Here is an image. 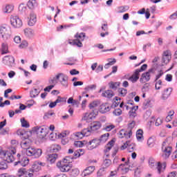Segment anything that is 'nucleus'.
Here are the masks:
<instances>
[{
	"mask_svg": "<svg viewBox=\"0 0 177 177\" xmlns=\"http://www.w3.org/2000/svg\"><path fill=\"white\" fill-rule=\"evenodd\" d=\"M28 137H24V139L21 142V147L26 150V154L28 157H35V158H39L42 155V149H35L31 147V141L28 138Z\"/></svg>",
	"mask_w": 177,
	"mask_h": 177,
	"instance_id": "nucleus-1",
	"label": "nucleus"
},
{
	"mask_svg": "<svg viewBox=\"0 0 177 177\" xmlns=\"http://www.w3.org/2000/svg\"><path fill=\"white\" fill-rule=\"evenodd\" d=\"M149 166L152 169H158V173L161 174L163 171H165V168H167V162H156V160L153 158H150L149 159Z\"/></svg>",
	"mask_w": 177,
	"mask_h": 177,
	"instance_id": "nucleus-2",
	"label": "nucleus"
},
{
	"mask_svg": "<svg viewBox=\"0 0 177 177\" xmlns=\"http://www.w3.org/2000/svg\"><path fill=\"white\" fill-rule=\"evenodd\" d=\"M70 162H71L70 156H66L63 161L57 163V167L61 172H68L71 169V167L69 165Z\"/></svg>",
	"mask_w": 177,
	"mask_h": 177,
	"instance_id": "nucleus-3",
	"label": "nucleus"
},
{
	"mask_svg": "<svg viewBox=\"0 0 177 177\" xmlns=\"http://www.w3.org/2000/svg\"><path fill=\"white\" fill-rule=\"evenodd\" d=\"M75 39H69L68 44L73 46H77L78 48H82V41L85 39V33H77L75 35Z\"/></svg>",
	"mask_w": 177,
	"mask_h": 177,
	"instance_id": "nucleus-4",
	"label": "nucleus"
},
{
	"mask_svg": "<svg viewBox=\"0 0 177 177\" xmlns=\"http://www.w3.org/2000/svg\"><path fill=\"white\" fill-rule=\"evenodd\" d=\"M0 34L4 41H8V39H10L12 28L9 25H3L0 27Z\"/></svg>",
	"mask_w": 177,
	"mask_h": 177,
	"instance_id": "nucleus-5",
	"label": "nucleus"
},
{
	"mask_svg": "<svg viewBox=\"0 0 177 177\" xmlns=\"http://www.w3.org/2000/svg\"><path fill=\"white\" fill-rule=\"evenodd\" d=\"M34 131L40 139H44L49 133V127L46 126L36 127L34 128Z\"/></svg>",
	"mask_w": 177,
	"mask_h": 177,
	"instance_id": "nucleus-6",
	"label": "nucleus"
},
{
	"mask_svg": "<svg viewBox=\"0 0 177 177\" xmlns=\"http://www.w3.org/2000/svg\"><path fill=\"white\" fill-rule=\"evenodd\" d=\"M15 154H16V148L12 147L10 151L4 153V159L7 162H13L15 161Z\"/></svg>",
	"mask_w": 177,
	"mask_h": 177,
	"instance_id": "nucleus-7",
	"label": "nucleus"
},
{
	"mask_svg": "<svg viewBox=\"0 0 177 177\" xmlns=\"http://www.w3.org/2000/svg\"><path fill=\"white\" fill-rule=\"evenodd\" d=\"M10 21L14 28H20L23 26V21L18 16L12 15L10 18Z\"/></svg>",
	"mask_w": 177,
	"mask_h": 177,
	"instance_id": "nucleus-8",
	"label": "nucleus"
},
{
	"mask_svg": "<svg viewBox=\"0 0 177 177\" xmlns=\"http://www.w3.org/2000/svg\"><path fill=\"white\" fill-rule=\"evenodd\" d=\"M100 145V141L99 139L95 138L90 140L89 142L86 141V146L88 150H93V149H96L97 146Z\"/></svg>",
	"mask_w": 177,
	"mask_h": 177,
	"instance_id": "nucleus-9",
	"label": "nucleus"
},
{
	"mask_svg": "<svg viewBox=\"0 0 177 177\" xmlns=\"http://www.w3.org/2000/svg\"><path fill=\"white\" fill-rule=\"evenodd\" d=\"M59 78H61L60 83L62 84V86L67 88L68 86V76L64 73H59L56 75V80H59Z\"/></svg>",
	"mask_w": 177,
	"mask_h": 177,
	"instance_id": "nucleus-10",
	"label": "nucleus"
},
{
	"mask_svg": "<svg viewBox=\"0 0 177 177\" xmlns=\"http://www.w3.org/2000/svg\"><path fill=\"white\" fill-rule=\"evenodd\" d=\"M91 129H84L82 131L75 133V136L76 139H82L84 136H89L91 135Z\"/></svg>",
	"mask_w": 177,
	"mask_h": 177,
	"instance_id": "nucleus-11",
	"label": "nucleus"
},
{
	"mask_svg": "<svg viewBox=\"0 0 177 177\" xmlns=\"http://www.w3.org/2000/svg\"><path fill=\"white\" fill-rule=\"evenodd\" d=\"M3 63L6 64V66H8L9 67H12L15 64V57L12 55L5 56L3 58Z\"/></svg>",
	"mask_w": 177,
	"mask_h": 177,
	"instance_id": "nucleus-12",
	"label": "nucleus"
},
{
	"mask_svg": "<svg viewBox=\"0 0 177 177\" xmlns=\"http://www.w3.org/2000/svg\"><path fill=\"white\" fill-rule=\"evenodd\" d=\"M136 145L135 144L131 142V141H127L123 145L121 146V150H125V149H128L129 153H132L133 150H135Z\"/></svg>",
	"mask_w": 177,
	"mask_h": 177,
	"instance_id": "nucleus-13",
	"label": "nucleus"
},
{
	"mask_svg": "<svg viewBox=\"0 0 177 177\" xmlns=\"http://www.w3.org/2000/svg\"><path fill=\"white\" fill-rule=\"evenodd\" d=\"M97 115V109H91V112L88 113H86L83 118L84 121H89V120H92V118H95Z\"/></svg>",
	"mask_w": 177,
	"mask_h": 177,
	"instance_id": "nucleus-14",
	"label": "nucleus"
},
{
	"mask_svg": "<svg viewBox=\"0 0 177 177\" xmlns=\"http://www.w3.org/2000/svg\"><path fill=\"white\" fill-rule=\"evenodd\" d=\"M30 162V159L27 157H23L21 160L15 162L14 165H19V167H26Z\"/></svg>",
	"mask_w": 177,
	"mask_h": 177,
	"instance_id": "nucleus-15",
	"label": "nucleus"
},
{
	"mask_svg": "<svg viewBox=\"0 0 177 177\" xmlns=\"http://www.w3.org/2000/svg\"><path fill=\"white\" fill-rule=\"evenodd\" d=\"M28 26L32 27V26H35V23H37V15L34 12H30V16L28 17Z\"/></svg>",
	"mask_w": 177,
	"mask_h": 177,
	"instance_id": "nucleus-16",
	"label": "nucleus"
},
{
	"mask_svg": "<svg viewBox=\"0 0 177 177\" xmlns=\"http://www.w3.org/2000/svg\"><path fill=\"white\" fill-rule=\"evenodd\" d=\"M100 128H102V123H100V122H93L91 124L88 129H90L91 131V133H92V132L97 131V129H100Z\"/></svg>",
	"mask_w": 177,
	"mask_h": 177,
	"instance_id": "nucleus-17",
	"label": "nucleus"
},
{
	"mask_svg": "<svg viewBox=\"0 0 177 177\" xmlns=\"http://www.w3.org/2000/svg\"><path fill=\"white\" fill-rule=\"evenodd\" d=\"M131 136H132V132L130 131H127L122 129L119 132V138H126V139H130Z\"/></svg>",
	"mask_w": 177,
	"mask_h": 177,
	"instance_id": "nucleus-18",
	"label": "nucleus"
},
{
	"mask_svg": "<svg viewBox=\"0 0 177 177\" xmlns=\"http://www.w3.org/2000/svg\"><path fill=\"white\" fill-rule=\"evenodd\" d=\"M171 60V55H169V50H166L163 53V56L162 58V63L164 64H168Z\"/></svg>",
	"mask_w": 177,
	"mask_h": 177,
	"instance_id": "nucleus-19",
	"label": "nucleus"
},
{
	"mask_svg": "<svg viewBox=\"0 0 177 177\" xmlns=\"http://www.w3.org/2000/svg\"><path fill=\"white\" fill-rule=\"evenodd\" d=\"M64 102H66V99L64 97L58 96L57 99L55 102L49 104V107L50 109H53L54 107H56L57 103H64Z\"/></svg>",
	"mask_w": 177,
	"mask_h": 177,
	"instance_id": "nucleus-20",
	"label": "nucleus"
},
{
	"mask_svg": "<svg viewBox=\"0 0 177 177\" xmlns=\"http://www.w3.org/2000/svg\"><path fill=\"white\" fill-rule=\"evenodd\" d=\"M110 110H111V107H110V105H109L107 103L102 104L100 106V112L102 113V114L108 113V111H110Z\"/></svg>",
	"mask_w": 177,
	"mask_h": 177,
	"instance_id": "nucleus-21",
	"label": "nucleus"
},
{
	"mask_svg": "<svg viewBox=\"0 0 177 177\" xmlns=\"http://www.w3.org/2000/svg\"><path fill=\"white\" fill-rule=\"evenodd\" d=\"M171 93H172V88H167L164 90L161 98L162 100H167L171 96Z\"/></svg>",
	"mask_w": 177,
	"mask_h": 177,
	"instance_id": "nucleus-22",
	"label": "nucleus"
},
{
	"mask_svg": "<svg viewBox=\"0 0 177 177\" xmlns=\"http://www.w3.org/2000/svg\"><path fill=\"white\" fill-rule=\"evenodd\" d=\"M93 171H95V166H90L85 169L81 175L82 177L88 176V175H91Z\"/></svg>",
	"mask_w": 177,
	"mask_h": 177,
	"instance_id": "nucleus-23",
	"label": "nucleus"
},
{
	"mask_svg": "<svg viewBox=\"0 0 177 177\" xmlns=\"http://www.w3.org/2000/svg\"><path fill=\"white\" fill-rule=\"evenodd\" d=\"M15 10V6L13 4H6L5 7L2 8V12L4 13H12Z\"/></svg>",
	"mask_w": 177,
	"mask_h": 177,
	"instance_id": "nucleus-24",
	"label": "nucleus"
},
{
	"mask_svg": "<svg viewBox=\"0 0 177 177\" xmlns=\"http://www.w3.org/2000/svg\"><path fill=\"white\" fill-rule=\"evenodd\" d=\"M27 6L31 10H34L35 8L38 7V3L37 2V0H29L28 1Z\"/></svg>",
	"mask_w": 177,
	"mask_h": 177,
	"instance_id": "nucleus-25",
	"label": "nucleus"
},
{
	"mask_svg": "<svg viewBox=\"0 0 177 177\" xmlns=\"http://www.w3.org/2000/svg\"><path fill=\"white\" fill-rule=\"evenodd\" d=\"M57 153H52L48 156L47 161L48 162H50V164H54V162H56V160H57Z\"/></svg>",
	"mask_w": 177,
	"mask_h": 177,
	"instance_id": "nucleus-26",
	"label": "nucleus"
},
{
	"mask_svg": "<svg viewBox=\"0 0 177 177\" xmlns=\"http://www.w3.org/2000/svg\"><path fill=\"white\" fill-rule=\"evenodd\" d=\"M41 171V166H39V163H38V161H36L33 163L32 168L30 169V172H39Z\"/></svg>",
	"mask_w": 177,
	"mask_h": 177,
	"instance_id": "nucleus-27",
	"label": "nucleus"
},
{
	"mask_svg": "<svg viewBox=\"0 0 177 177\" xmlns=\"http://www.w3.org/2000/svg\"><path fill=\"white\" fill-rule=\"evenodd\" d=\"M138 80H139V73L137 71H135L133 75L129 77V81L135 84V82H138Z\"/></svg>",
	"mask_w": 177,
	"mask_h": 177,
	"instance_id": "nucleus-28",
	"label": "nucleus"
},
{
	"mask_svg": "<svg viewBox=\"0 0 177 177\" xmlns=\"http://www.w3.org/2000/svg\"><path fill=\"white\" fill-rule=\"evenodd\" d=\"M102 96L107 99H111L114 96V93L111 90H106L102 92Z\"/></svg>",
	"mask_w": 177,
	"mask_h": 177,
	"instance_id": "nucleus-29",
	"label": "nucleus"
},
{
	"mask_svg": "<svg viewBox=\"0 0 177 177\" xmlns=\"http://www.w3.org/2000/svg\"><path fill=\"white\" fill-rule=\"evenodd\" d=\"M162 151L165 152V154L166 157H169V156H171V153H172V147L162 146Z\"/></svg>",
	"mask_w": 177,
	"mask_h": 177,
	"instance_id": "nucleus-30",
	"label": "nucleus"
},
{
	"mask_svg": "<svg viewBox=\"0 0 177 177\" xmlns=\"http://www.w3.org/2000/svg\"><path fill=\"white\" fill-rule=\"evenodd\" d=\"M24 34L28 38H32L34 36V30L27 28L24 30Z\"/></svg>",
	"mask_w": 177,
	"mask_h": 177,
	"instance_id": "nucleus-31",
	"label": "nucleus"
},
{
	"mask_svg": "<svg viewBox=\"0 0 177 177\" xmlns=\"http://www.w3.org/2000/svg\"><path fill=\"white\" fill-rule=\"evenodd\" d=\"M109 136H110V133H109L102 135L100 139H98L100 143H106V142H107V140H109Z\"/></svg>",
	"mask_w": 177,
	"mask_h": 177,
	"instance_id": "nucleus-32",
	"label": "nucleus"
},
{
	"mask_svg": "<svg viewBox=\"0 0 177 177\" xmlns=\"http://www.w3.org/2000/svg\"><path fill=\"white\" fill-rule=\"evenodd\" d=\"M136 138H137V140L138 142H142V140H144V138H143V130L142 129H138L136 132Z\"/></svg>",
	"mask_w": 177,
	"mask_h": 177,
	"instance_id": "nucleus-33",
	"label": "nucleus"
},
{
	"mask_svg": "<svg viewBox=\"0 0 177 177\" xmlns=\"http://www.w3.org/2000/svg\"><path fill=\"white\" fill-rule=\"evenodd\" d=\"M68 172L69 175L73 177H76L78 176V175H80V170L77 168L70 169Z\"/></svg>",
	"mask_w": 177,
	"mask_h": 177,
	"instance_id": "nucleus-34",
	"label": "nucleus"
},
{
	"mask_svg": "<svg viewBox=\"0 0 177 177\" xmlns=\"http://www.w3.org/2000/svg\"><path fill=\"white\" fill-rule=\"evenodd\" d=\"M115 142V141L114 140H111L108 142V144L105 147V149H106L104 150L105 153H107L111 150V148L113 147V146H114Z\"/></svg>",
	"mask_w": 177,
	"mask_h": 177,
	"instance_id": "nucleus-35",
	"label": "nucleus"
},
{
	"mask_svg": "<svg viewBox=\"0 0 177 177\" xmlns=\"http://www.w3.org/2000/svg\"><path fill=\"white\" fill-rule=\"evenodd\" d=\"M67 103H68V104H72L73 106H77V107H78V106H80V101H78L77 100H74V99H73V97H69L67 100Z\"/></svg>",
	"mask_w": 177,
	"mask_h": 177,
	"instance_id": "nucleus-36",
	"label": "nucleus"
},
{
	"mask_svg": "<svg viewBox=\"0 0 177 177\" xmlns=\"http://www.w3.org/2000/svg\"><path fill=\"white\" fill-rule=\"evenodd\" d=\"M144 78L147 82H149V81H150V75L149 74V73L146 72L142 74V76L140 79V82H143Z\"/></svg>",
	"mask_w": 177,
	"mask_h": 177,
	"instance_id": "nucleus-37",
	"label": "nucleus"
},
{
	"mask_svg": "<svg viewBox=\"0 0 177 177\" xmlns=\"http://www.w3.org/2000/svg\"><path fill=\"white\" fill-rule=\"evenodd\" d=\"M80 151H82V149H79L75 151L74 153H73V157H72V158L69 157L71 162L73 158H78V157H81V156H82V153H80Z\"/></svg>",
	"mask_w": 177,
	"mask_h": 177,
	"instance_id": "nucleus-38",
	"label": "nucleus"
},
{
	"mask_svg": "<svg viewBox=\"0 0 177 177\" xmlns=\"http://www.w3.org/2000/svg\"><path fill=\"white\" fill-rule=\"evenodd\" d=\"M118 92L119 93V96H122L124 97V96H127V94L128 93V90L124 88H119Z\"/></svg>",
	"mask_w": 177,
	"mask_h": 177,
	"instance_id": "nucleus-39",
	"label": "nucleus"
},
{
	"mask_svg": "<svg viewBox=\"0 0 177 177\" xmlns=\"http://www.w3.org/2000/svg\"><path fill=\"white\" fill-rule=\"evenodd\" d=\"M128 10H129V6H122L118 7V13H124V12H127Z\"/></svg>",
	"mask_w": 177,
	"mask_h": 177,
	"instance_id": "nucleus-40",
	"label": "nucleus"
},
{
	"mask_svg": "<svg viewBox=\"0 0 177 177\" xmlns=\"http://www.w3.org/2000/svg\"><path fill=\"white\" fill-rule=\"evenodd\" d=\"M118 171H121L123 173H127L129 171V169L127 167H125V165L124 164H121L118 168Z\"/></svg>",
	"mask_w": 177,
	"mask_h": 177,
	"instance_id": "nucleus-41",
	"label": "nucleus"
},
{
	"mask_svg": "<svg viewBox=\"0 0 177 177\" xmlns=\"http://www.w3.org/2000/svg\"><path fill=\"white\" fill-rule=\"evenodd\" d=\"M8 44L6 43H3L1 44V53H2V55L6 54V53H8Z\"/></svg>",
	"mask_w": 177,
	"mask_h": 177,
	"instance_id": "nucleus-42",
	"label": "nucleus"
},
{
	"mask_svg": "<svg viewBox=\"0 0 177 177\" xmlns=\"http://www.w3.org/2000/svg\"><path fill=\"white\" fill-rule=\"evenodd\" d=\"M68 62H71V63H64L66 66H74L75 64V62H77V59L74 57H71L68 58Z\"/></svg>",
	"mask_w": 177,
	"mask_h": 177,
	"instance_id": "nucleus-43",
	"label": "nucleus"
},
{
	"mask_svg": "<svg viewBox=\"0 0 177 177\" xmlns=\"http://www.w3.org/2000/svg\"><path fill=\"white\" fill-rule=\"evenodd\" d=\"M104 168H109L111 165V160L105 158L102 164Z\"/></svg>",
	"mask_w": 177,
	"mask_h": 177,
	"instance_id": "nucleus-44",
	"label": "nucleus"
},
{
	"mask_svg": "<svg viewBox=\"0 0 177 177\" xmlns=\"http://www.w3.org/2000/svg\"><path fill=\"white\" fill-rule=\"evenodd\" d=\"M26 172H27V169L26 168H21L18 170L17 176L19 177H24L26 175Z\"/></svg>",
	"mask_w": 177,
	"mask_h": 177,
	"instance_id": "nucleus-45",
	"label": "nucleus"
},
{
	"mask_svg": "<svg viewBox=\"0 0 177 177\" xmlns=\"http://www.w3.org/2000/svg\"><path fill=\"white\" fill-rule=\"evenodd\" d=\"M39 95V91L37 88H34L30 92V97H37Z\"/></svg>",
	"mask_w": 177,
	"mask_h": 177,
	"instance_id": "nucleus-46",
	"label": "nucleus"
},
{
	"mask_svg": "<svg viewBox=\"0 0 177 177\" xmlns=\"http://www.w3.org/2000/svg\"><path fill=\"white\" fill-rule=\"evenodd\" d=\"M109 88L111 89H117V88H118V86L120 85V82H111L109 84Z\"/></svg>",
	"mask_w": 177,
	"mask_h": 177,
	"instance_id": "nucleus-47",
	"label": "nucleus"
},
{
	"mask_svg": "<svg viewBox=\"0 0 177 177\" xmlns=\"http://www.w3.org/2000/svg\"><path fill=\"white\" fill-rule=\"evenodd\" d=\"M139 109L138 106H133L131 108V110L129 111L130 113V117H136V110H138ZM133 109H135V111H133Z\"/></svg>",
	"mask_w": 177,
	"mask_h": 177,
	"instance_id": "nucleus-48",
	"label": "nucleus"
},
{
	"mask_svg": "<svg viewBox=\"0 0 177 177\" xmlns=\"http://www.w3.org/2000/svg\"><path fill=\"white\" fill-rule=\"evenodd\" d=\"M19 10L21 13H26V10H27V6L24 3H21L19 6Z\"/></svg>",
	"mask_w": 177,
	"mask_h": 177,
	"instance_id": "nucleus-49",
	"label": "nucleus"
},
{
	"mask_svg": "<svg viewBox=\"0 0 177 177\" xmlns=\"http://www.w3.org/2000/svg\"><path fill=\"white\" fill-rule=\"evenodd\" d=\"M149 107H151V100H146L143 103V109H149Z\"/></svg>",
	"mask_w": 177,
	"mask_h": 177,
	"instance_id": "nucleus-50",
	"label": "nucleus"
},
{
	"mask_svg": "<svg viewBox=\"0 0 177 177\" xmlns=\"http://www.w3.org/2000/svg\"><path fill=\"white\" fill-rule=\"evenodd\" d=\"M86 141H76L75 142V146L77 147H82V146H86Z\"/></svg>",
	"mask_w": 177,
	"mask_h": 177,
	"instance_id": "nucleus-51",
	"label": "nucleus"
},
{
	"mask_svg": "<svg viewBox=\"0 0 177 177\" xmlns=\"http://www.w3.org/2000/svg\"><path fill=\"white\" fill-rule=\"evenodd\" d=\"M60 149H62V147H60V145H52L50 151H53V153H56V151H59V150H60Z\"/></svg>",
	"mask_w": 177,
	"mask_h": 177,
	"instance_id": "nucleus-52",
	"label": "nucleus"
},
{
	"mask_svg": "<svg viewBox=\"0 0 177 177\" xmlns=\"http://www.w3.org/2000/svg\"><path fill=\"white\" fill-rule=\"evenodd\" d=\"M136 124V122L135 121H132L131 122L129 123L128 128H127V132H129L130 131H131V132H132V129H133V128H135Z\"/></svg>",
	"mask_w": 177,
	"mask_h": 177,
	"instance_id": "nucleus-53",
	"label": "nucleus"
},
{
	"mask_svg": "<svg viewBox=\"0 0 177 177\" xmlns=\"http://www.w3.org/2000/svg\"><path fill=\"white\" fill-rule=\"evenodd\" d=\"M156 144L154 138H149L147 140V145L149 147H153L154 145Z\"/></svg>",
	"mask_w": 177,
	"mask_h": 177,
	"instance_id": "nucleus-54",
	"label": "nucleus"
},
{
	"mask_svg": "<svg viewBox=\"0 0 177 177\" xmlns=\"http://www.w3.org/2000/svg\"><path fill=\"white\" fill-rule=\"evenodd\" d=\"M21 127L23 128H30V124L27 122V120H26V119L24 118L21 119Z\"/></svg>",
	"mask_w": 177,
	"mask_h": 177,
	"instance_id": "nucleus-55",
	"label": "nucleus"
},
{
	"mask_svg": "<svg viewBox=\"0 0 177 177\" xmlns=\"http://www.w3.org/2000/svg\"><path fill=\"white\" fill-rule=\"evenodd\" d=\"M97 104H98L97 102L93 101L89 104L88 107L90 110H96V107H97Z\"/></svg>",
	"mask_w": 177,
	"mask_h": 177,
	"instance_id": "nucleus-56",
	"label": "nucleus"
},
{
	"mask_svg": "<svg viewBox=\"0 0 177 177\" xmlns=\"http://www.w3.org/2000/svg\"><path fill=\"white\" fill-rule=\"evenodd\" d=\"M156 84H155V88L157 90L161 89V85H162V81L161 80L155 81Z\"/></svg>",
	"mask_w": 177,
	"mask_h": 177,
	"instance_id": "nucleus-57",
	"label": "nucleus"
},
{
	"mask_svg": "<svg viewBox=\"0 0 177 177\" xmlns=\"http://www.w3.org/2000/svg\"><path fill=\"white\" fill-rule=\"evenodd\" d=\"M0 169H8V164L5 160L0 162Z\"/></svg>",
	"mask_w": 177,
	"mask_h": 177,
	"instance_id": "nucleus-58",
	"label": "nucleus"
},
{
	"mask_svg": "<svg viewBox=\"0 0 177 177\" xmlns=\"http://www.w3.org/2000/svg\"><path fill=\"white\" fill-rule=\"evenodd\" d=\"M117 60L115 59H113L112 61H110L108 64H106L104 66V68L107 69L110 68V66H113L115 64Z\"/></svg>",
	"mask_w": 177,
	"mask_h": 177,
	"instance_id": "nucleus-59",
	"label": "nucleus"
},
{
	"mask_svg": "<svg viewBox=\"0 0 177 177\" xmlns=\"http://www.w3.org/2000/svg\"><path fill=\"white\" fill-rule=\"evenodd\" d=\"M93 89H96V84H91L90 86H87L85 87L84 91L86 92H89V91H92Z\"/></svg>",
	"mask_w": 177,
	"mask_h": 177,
	"instance_id": "nucleus-60",
	"label": "nucleus"
},
{
	"mask_svg": "<svg viewBox=\"0 0 177 177\" xmlns=\"http://www.w3.org/2000/svg\"><path fill=\"white\" fill-rule=\"evenodd\" d=\"M141 172H142V169L140 167H137L134 171V176L140 177Z\"/></svg>",
	"mask_w": 177,
	"mask_h": 177,
	"instance_id": "nucleus-61",
	"label": "nucleus"
},
{
	"mask_svg": "<svg viewBox=\"0 0 177 177\" xmlns=\"http://www.w3.org/2000/svg\"><path fill=\"white\" fill-rule=\"evenodd\" d=\"M106 174V171H104V168L100 169L99 171L97 173V176L101 177V176H104Z\"/></svg>",
	"mask_w": 177,
	"mask_h": 177,
	"instance_id": "nucleus-62",
	"label": "nucleus"
},
{
	"mask_svg": "<svg viewBox=\"0 0 177 177\" xmlns=\"http://www.w3.org/2000/svg\"><path fill=\"white\" fill-rule=\"evenodd\" d=\"M147 68V64H144L140 68L136 69V71L140 74L142 71H145Z\"/></svg>",
	"mask_w": 177,
	"mask_h": 177,
	"instance_id": "nucleus-63",
	"label": "nucleus"
},
{
	"mask_svg": "<svg viewBox=\"0 0 177 177\" xmlns=\"http://www.w3.org/2000/svg\"><path fill=\"white\" fill-rule=\"evenodd\" d=\"M162 124V119L161 118H158L155 121L156 127H160V125Z\"/></svg>",
	"mask_w": 177,
	"mask_h": 177,
	"instance_id": "nucleus-64",
	"label": "nucleus"
}]
</instances>
